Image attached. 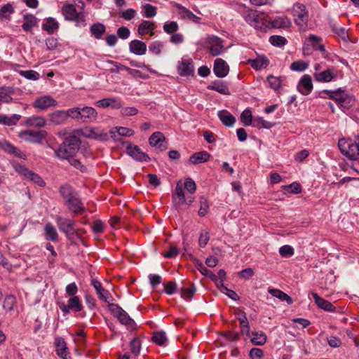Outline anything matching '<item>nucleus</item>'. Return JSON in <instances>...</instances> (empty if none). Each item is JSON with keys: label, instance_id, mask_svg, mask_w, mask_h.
Masks as SVG:
<instances>
[{"label": "nucleus", "instance_id": "nucleus-64", "mask_svg": "<svg viewBox=\"0 0 359 359\" xmlns=\"http://www.w3.org/2000/svg\"><path fill=\"white\" fill-rule=\"evenodd\" d=\"M184 188L190 194H194L196 190V184L191 178H187L184 182Z\"/></svg>", "mask_w": 359, "mask_h": 359}, {"label": "nucleus", "instance_id": "nucleus-60", "mask_svg": "<svg viewBox=\"0 0 359 359\" xmlns=\"http://www.w3.org/2000/svg\"><path fill=\"white\" fill-rule=\"evenodd\" d=\"M269 42L276 46H282L287 43V40L285 37L281 36L273 35L269 38Z\"/></svg>", "mask_w": 359, "mask_h": 359}, {"label": "nucleus", "instance_id": "nucleus-20", "mask_svg": "<svg viewBox=\"0 0 359 359\" xmlns=\"http://www.w3.org/2000/svg\"><path fill=\"white\" fill-rule=\"evenodd\" d=\"M66 205L68 207L69 210L72 211L75 214H82L86 208L81 201V200L76 196V194L69 198L65 201Z\"/></svg>", "mask_w": 359, "mask_h": 359}, {"label": "nucleus", "instance_id": "nucleus-52", "mask_svg": "<svg viewBox=\"0 0 359 359\" xmlns=\"http://www.w3.org/2000/svg\"><path fill=\"white\" fill-rule=\"evenodd\" d=\"M0 147L2 148L5 151L13 154L15 156H19L20 151L10 144L6 140L0 141Z\"/></svg>", "mask_w": 359, "mask_h": 359}, {"label": "nucleus", "instance_id": "nucleus-59", "mask_svg": "<svg viewBox=\"0 0 359 359\" xmlns=\"http://www.w3.org/2000/svg\"><path fill=\"white\" fill-rule=\"evenodd\" d=\"M130 351L135 355H137L141 349V342L138 338H134L131 340L130 344Z\"/></svg>", "mask_w": 359, "mask_h": 359}, {"label": "nucleus", "instance_id": "nucleus-31", "mask_svg": "<svg viewBox=\"0 0 359 359\" xmlns=\"http://www.w3.org/2000/svg\"><path fill=\"white\" fill-rule=\"evenodd\" d=\"M248 63H250L255 69L259 70L266 68L269 64V60L265 55H258L255 59L248 60Z\"/></svg>", "mask_w": 359, "mask_h": 359}, {"label": "nucleus", "instance_id": "nucleus-1", "mask_svg": "<svg viewBox=\"0 0 359 359\" xmlns=\"http://www.w3.org/2000/svg\"><path fill=\"white\" fill-rule=\"evenodd\" d=\"M338 147L341 152L351 160H359V142L342 138L339 140Z\"/></svg>", "mask_w": 359, "mask_h": 359}, {"label": "nucleus", "instance_id": "nucleus-34", "mask_svg": "<svg viewBox=\"0 0 359 359\" xmlns=\"http://www.w3.org/2000/svg\"><path fill=\"white\" fill-rule=\"evenodd\" d=\"M46 123V119L41 116H32L25 121V124L29 127L43 128Z\"/></svg>", "mask_w": 359, "mask_h": 359}, {"label": "nucleus", "instance_id": "nucleus-32", "mask_svg": "<svg viewBox=\"0 0 359 359\" xmlns=\"http://www.w3.org/2000/svg\"><path fill=\"white\" fill-rule=\"evenodd\" d=\"M210 154L206 151L193 154L189 158V163L194 165L205 163L210 158Z\"/></svg>", "mask_w": 359, "mask_h": 359}, {"label": "nucleus", "instance_id": "nucleus-44", "mask_svg": "<svg viewBox=\"0 0 359 359\" xmlns=\"http://www.w3.org/2000/svg\"><path fill=\"white\" fill-rule=\"evenodd\" d=\"M22 27L24 31L29 32L37 24L36 18L33 15H25Z\"/></svg>", "mask_w": 359, "mask_h": 359}, {"label": "nucleus", "instance_id": "nucleus-63", "mask_svg": "<svg viewBox=\"0 0 359 359\" xmlns=\"http://www.w3.org/2000/svg\"><path fill=\"white\" fill-rule=\"evenodd\" d=\"M331 27L332 30L342 39L346 40L348 38L346 29L344 27L337 26L336 24H332Z\"/></svg>", "mask_w": 359, "mask_h": 359}, {"label": "nucleus", "instance_id": "nucleus-49", "mask_svg": "<svg viewBox=\"0 0 359 359\" xmlns=\"http://www.w3.org/2000/svg\"><path fill=\"white\" fill-rule=\"evenodd\" d=\"M290 25L291 21L287 17H278L272 21V26L275 28H285Z\"/></svg>", "mask_w": 359, "mask_h": 359}, {"label": "nucleus", "instance_id": "nucleus-57", "mask_svg": "<svg viewBox=\"0 0 359 359\" xmlns=\"http://www.w3.org/2000/svg\"><path fill=\"white\" fill-rule=\"evenodd\" d=\"M67 119L70 117L73 119L80 121L81 107H72L66 110Z\"/></svg>", "mask_w": 359, "mask_h": 359}, {"label": "nucleus", "instance_id": "nucleus-54", "mask_svg": "<svg viewBox=\"0 0 359 359\" xmlns=\"http://www.w3.org/2000/svg\"><path fill=\"white\" fill-rule=\"evenodd\" d=\"M142 11H143V15L145 18H151L154 17L157 12H156V8L151 4H146L142 6Z\"/></svg>", "mask_w": 359, "mask_h": 359}, {"label": "nucleus", "instance_id": "nucleus-53", "mask_svg": "<svg viewBox=\"0 0 359 359\" xmlns=\"http://www.w3.org/2000/svg\"><path fill=\"white\" fill-rule=\"evenodd\" d=\"M60 194L65 200V202L75 195L72 188L67 185H62L60 189Z\"/></svg>", "mask_w": 359, "mask_h": 359}, {"label": "nucleus", "instance_id": "nucleus-27", "mask_svg": "<svg viewBox=\"0 0 359 359\" xmlns=\"http://www.w3.org/2000/svg\"><path fill=\"white\" fill-rule=\"evenodd\" d=\"M130 51L137 55H142L147 51V45L140 40H133L129 43Z\"/></svg>", "mask_w": 359, "mask_h": 359}, {"label": "nucleus", "instance_id": "nucleus-45", "mask_svg": "<svg viewBox=\"0 0 359 359\" xmlns=\"http://www.w3.org/2000/svg\"><path fill=\"white\" fill-rule=\"evenodd\" d=\"M14 13V8L10 3L4 5L0 8V19L11 20V15Z\"/></svg>", "mask_w": 359, "mask_h": 359}, {"label": "nucleus", "instance_id": "nucleus-4", "mask_svg": "<svg viewBox=\"0 0 359 359\" xmlns=\"http://www.w3.org/2000/svg\"><path fill=\"white\" fill-rule=\"evenodd\" d=\"M205 42L208 46L210 54L212 56H217L224 50L223 40L217 36L212 35L208 36Z\"/></svg>", "mask_w": 359, "mask_h": 359}, {"label": "nucleus", "instance_id": "nucleus-40", "mask_svg": "<svg viewBox=\"0 0 359 359\" xmlns=\"http://www.w3.org/2000/svg\"><path fill=\"white\" fill-rule=\"evenodd\" d=\"M58 28L59 23L53 18H48L42 25V29L49 34H53Z\"/></svg>", "mask_w": 359, "mask_h": 359}, {"label": "nucleus", "instance_id": "nucleus-15", "mask_svg": "<svg viewBox=\"0 0 359 359\" xmlns=\"http://www.w3.org/2000/svg\"><path fill=\"white\" fill-rule=\"evenodd\" d=\"M178 74L182 76H189L194 74V64L190 58L183 57L180 62L178 67Z\"/></svg>", "mask_w": 359, "mask_h": 359}, {"label": "nucleus", "instance_id": "nucleus-17", "mask_svg": "<svg viewBox=\"0 0 359 359\" xmlns=\"http://www.w3.org/2000/svg\"><path fill=\"white\" fill-rule=\"evenodd\" d=\"M18 172L26 177L27 179L32 181L40 187H44L46 183L43 179L36 173H34L32 170L24 166H20L18 169Z\"/></svg>", "mask_w": 359, "mask_h": 359}, {"label": "nucleus", "instance_id": "nucleus-11", "mask_svg": "<svg viewBox=\"0 0 359 359\" xmlns=\"http://www.w3.org/2000/svg\"><path fill=\"white\" fill-rule=\"evenodd\" d=\"M61 12L67 20L79 21L83 18L82 14L77 12L76 6L74 4H65L62 7Z\"/></svg>", "mask_w": 359, "mask_h": 359}, {"label": "nucleus", "instance_id": "nucleus-19", "mask_svg": "<svg viewBox=\"0 0 359 359\" xmlns=\"http://www.w3.org/2000/svg\"><path fill=\"white\" fill-rule=\"evenodd\" d=\"M313 83L310 75L304 74L299 80L297 89L302 95H307L313 90Z\"/></svg>", "mask_w": 359, "mask_h": 359}, {"label": "nucleus", "instance_id": "nucleus-18", "mask_svg": "<svg viewBox=\"0 0 359 359\" xmlns=\"http://www.w3.org/2000/svg\"><path fill=\"white\" fill-rule=\"evenodd\" d=\"M149 143L151 147H157L161 151L167 149V142L163 133L155 132L149 138Z\"/></svg>", "mask_w": 359, "mask_h": 359}, {"label": "nucleus", "instance_id": "nucleus-56", "mask_svg": "<svg viewBox=\"0 0 359 359\" xmlns=\"http://www.w3.org/2000/svg\"><path fill=\"white\" fill-rule=\"evenodd\" d=\"M21 116L18 114H13L11 116L4 115L2 124L8 126H14L18 122Z\"/></svg>", "mask_w": 359, "mask_h": 359}, {"label": "nucleus", "instance_id": "nucleus-25", "mask_svg": "<svg viewBox=\"0 0 359 359\" xmlns=\"http://www.w3.org/2000/svg\"><path fill=\"white\" fill-rule=\"evenodd\" d=\"M96 104L99 107L106 108L111 107L113 109H120L122 107V103L120 99L108 97L98 100Z\"/></svg>", "mask_w": 359, "mask_h": 359}, {"label": "nucleus", "instance_id": "nucleus-30", "mask_svg": "<svg viewBox=\"0 0 359 359\" xmlns=\"http://www.w3.org/2000/svg\"><path fill=\"white\" fill-rule=\"evenodd\" d=\"M156 26L154 22L148 20H143L138 26L137 32L141 36H144L149 33L151 36H154V30Z\"/></svg>", "mask_w": 359, "mask_h": 359}, {"label": "nucleus", "instance_id": "nucleus-2", "mask_svg": "<svg viewBox=\"0 0 359 359\" xmlns=\"http://www.w3.org/2000/svg\"><path fill=\"white\" fill-rule=\"evenodd\" d=\"M292 15L295 24L302 29H304L309 21V12L306 6L301 3H296L292 8Z\"/></svg>", "mask_w": 359, "mask_h": 359}, {"label": "nucleus", "instance_id": "nucleus-16", "mask_svg": "<svg viewBox=\"0 0 359 359\" xmlns=\"http://www.w3.org/2000/svg\"><path fill=\"white\" fill-rule=\"evenodd\" d=\"M97 117L96 109L92 107H81L80 121L82 123H92L95 121Z\"/></svg>", "mask_w": 359, "mask_h": 359}, {"label": "nucleus", "instance_id": "nucleus-39", "mask_svg": "<svg viewBox=\"0 0 359 359\" xmlns=\"http://www.w3.org/2000/svg\"><path fill=\"white\" fill-rule=\"evenodd\" d=\"M267 337L263 332H252L250 336V341L253 345L262 346L266 342Z\"/></svg>", "mask_w": 359, "mask_h": 359}, {"label": "nucleus", "instance_id": "nucleus-38", "mask_svg": "<svg viewBox=\"0 0 359 359\" xmlns=\"http://www.w3.org/2000/svg\"><path fill=\"white\" fill-rule=\"evenodd\" d=\"M45 238L52 242H57L58 241V233L53 226V225L48 222L44 227Z\"/></svg>", "mask_w": 359, "mask_h": 359}, {"label": "nucleus", "instance_id": "nucleus-13", "mask_svg": "<svg viewBox=\"0 0 359 359\" xmlns=\"http://www.w3.org/2000/svg\"><path fill=\"white\" fill-rule=\"evenodd\" d=\"M81 135L85 137L105 140H107V135L102 130L98 128L93 127H86L81 130Z\"/></svg>", "mask_w": 359, "mask_h": 359}, {"label": "nucleus", "instance_id": "nucleus-36", "mask_svg": "<svg viewBox=\"0 0 359 359\" xmlns=\"http://www.w3.org/2000/svg\"><path fill=\"white\" fill-rule=\"evenodd\" d=\"M55 155L60 160H69V158L74 156V154L63 144L55 150Z\"/></svg>", "mask_w": 359, "mask_h": 359}, {"label": "nucleus", "instance_id": "nucleus-21", "mask_svg": "<svg viewBox=\"0 0 359 359\" xmlns=\"http://www.w3.org/2000/svg\"><path fill=\"white\" fill-rule=\"evenodd\" d=\"M213 72L217 77L224 78L228 74L229 67L223 59L217 58L214 62Z\"/></svg>", "mask_w": 359, "mask_h": 359}, {"label": "nucleus", "instance_id": "nucleus-5", "mask_svg": "<svg viewBox=\"0 0 359 359\" xmlns=\"http://www.w3.org/2000/svg\"><path fill=\"white\" fill-rule=\"evenodd\" d=\"M47 136L46 130H23L20 133V138L35 144H41Z\"/></svg>", "mask_w": 359, "mask_h": 359}, {"label": "nucleus", "instance_id": "nucleus-28", "mask_svg": "<svg viewBox=\"0 0 359 359\" xmlns=\"http://www.w3.org/2000/svg\"><path fill=\"white\" fill-rule=\"evenodd\" d=\"M311 294L315 300L316 304L319 308L330 312L334 311L335 310V306L329 301L320 297L316 292H312Z\"/></svg>", "mask_w": 359, "mask_h": 359}, {"label": "nucleus", "instance_id": "nucleus-61", "mask_svg": "<svg viewBox=\"0 0 359 359\" xmlns=\"http://www.w3.org/2000/svg\"><path fill=\"white\" fill-rule=\"evenodd\" d=\"M137 14V11L133 8H128L121 12V17L126 20L133 19Z\"/></svg>", "mask_w": 359, "mask_h": 359}, {"label": "nucleus", "instance_id": "nucleus-51", "mask_svg": "<svg viewBox=\"0 0 359 359\" xmlns=\"http://www.w3.org/2000/svg\"><path fill=\"white\" fill-rule=\"evenodd\" d=\"M152 341L158 346H163L167 341L165 332L163 331L154 332L152 336Z\"/></svg>", "mask_w": 359, "mask_h": 359}, {"label": "nucleus", "instance_id": "nucleus-29", "mask_svg": "<svg viewBox=\"0 0 359 359\" xmlns=\"http://www.w3.org/2000/svg\"><path fill=\"white\" fill-rule=\"evenodd\" d=\"M62 144H65V146L69 148V151L75 155L79 149L81 141L76 136L71 135L66 137Z\"/></svg>", "mask_w": 359, "mask_h": 359}, {"label": "nucleus", "instance_id": "nucleus-35", "mask_svg": "<svg viewBox=\"0 0 359 359\" xmlns=\"http://www.w3.org/2000/svg\"><path fill=\"white\" fill-rule=\"evenodd\" d=\"M336 76L334 69H328L320 73H316L314 78L318 82H329Z\"/></svg>", "mask_w": 359, "mask_h": 359}, {"label": "nucleus", "instance_id": "nucleus-6", "mask_svg": "<svg viewBox=\"0 0 359 359\" xmlns=\"http://www.w3.org/2000/svg\"><path fill=\"white\" fill-rule=\"evenodd\" d=\"M58 105V102L50 95H42L36 97L32 106L39 110H46L50 107H55Z\"/></svg>", "mask_w": 359, "mask_h": 359}, {"label": "nucleus", "instance_id": "nucleus-14", "mask_svg": "<svg viewBox=\"0 0 359 359\" xmlns=\"http://www.w3.org/2000/svg\"><path fill=\"white\" fill-rule=\"evenodd\" d=\"M128 154L138 161H149V156L144 153L137 146L130 144L126 148Z\"/></svg>", "mask_w": 359, "mask_h": 359}, {"label": "nucleus", "instance_id": "nucleus-22", "mask_svg": "<svg viewBox=\"0 0 359 359\" xmlns=\"http://www.w3.org/2000/svg\"><path fill=\"white\" fill-rule=\"evenodd\" d=\"M50 122L56 126L64 125L67 122L66 110H55L48 114Z\"/></svg>", "mask_w": 359, "mask_h": 359}, {"label": "nucleus", "instance_id": "nucleus-7", "mask_svg": "<svg viewBox=\"0 0 359 359\" xmlns=\"http://www.w3.org/2000/svg\"><path fill=\"white\" fill-rule=\"evenodd\" d=\"M59 307L65 314H67L71 311L74 312L81 311L83 309V305L80 301L79 297L77 296H74L69 299L67 304L61 303L59 304Z\"/></svg>", "mask_w": 359, "mask_h": 359}, {"label": "nucleus", "instance_id": "nucleus-41", "mask_svg": "<svg viewBox=\"0 0 359 359\" xmlns=\"http://www.w3.org/2000/svg\"><path fill=\"white\" fill-rule=\"evenodd\" d=\"M269 293H270L273 297L280 299L281 301H285L287 304H292L293 303L292 299L288 294L278 289H269Z\"/></svg>", "mask_w": 359, "mask_h": 359}, {"label": "nucleus", "instance_id": "nucleus-26", "mask_svg": "<svg viewBox=\"0 0 359 359\" xmlns=\"http://www.w3.org/2000/svg\"><path fill=\"white\" fill-rule=\"evenodd\" d=\"M177 11L181 18L184 20H191L196 23H198L201 20L200 17L196 15L190 10L181 5L178 4L177 6Z\"/></svg>", "mask_w": 359, "mask_h": 359}, {"label": "nucleus", "instance_id": "nucleus-23", "mask_svg": "<svg viewBox=\"0 0 359 359\" xmlns=\"http://www.w3.org/2000/svg\"><path fill=\"white\" fill-rule=\"evenodd\" d=\"M234 315H235V323L237 326V323H238V325L241 330V332L242 335L245 337V334H247V317L245 313L239 309H236L234 310Z\"/></svg>", "mask_w": 359, "mask_h": 359}, {"label": "nucleus", "instance_id": "nucleus-42", "mask_svg": "<svg viewBox=\"0 0 359 359\" xmlns=\"http://www.w3.org/2000/svg\"><path fill=\"white\" fill-rule=\"evenodd\" d=\"M210 90H213L224 95L229 93L227 86L222 81H215L208 86Z\"/></svg>", "mask_w": 359, "mask_h": 359}, {"label": "nucleus", "instance_id": "nucleus-58", "mask_svg": "<svg viewBox=\"0 0 359 359\" xmlns=\"http://www.w3.org/2000/svg\"><path fill=\"white\" fill-rule=\"evenodd\" d=\"M20 74L27 79L36 81L39 79V74L34 70L20 71Z\"/></svg>", "mask_w": 359, "mask_h": 359}, {"label": "nucleus", "instance_id": "nucleus-62", "mask_svg": "<svg viewBox=\"0 0 359 359\" xmlns=\"http://www.w3.org/2000/svg\"><path fill=\"white\" fill-rule=\"evenodd\" d=\"M178 29V25L176 22H166L163 25V30L168 34L175 33Z\"/></svg>", "mask_w": 359, "mask_h": 359}, {"label": "nucleus", "instance_id": "nucleus-24", "mask_svg": "<svg viewBox=\"0 0 359 359\" xmlns=\"http://www.w3.org/2000/svg\"><path fill=\"white\" fill-rule=\"evenodd\" d=\"M55 351L58 356L62 359H71L70 353L67 351L66 342L62 338L55 339Z\"/></svg>", "mask_w": 359, "mask_h": 359}, {"label": "nucleus", "instance_id": "nucleus-43", "mask_svg": "<svg viewBox=\"0 0 359 359\" xmlns=\"http://www.w3.org/2000/svg\"><path fill=\"white\" fill-rule=\"evenodd\" d=\"M90 33L95 39H100L106 31L105 26L102 23H95L90 27Z\"/></svg>", "mask_w": 359, "mask_h": 359}, {"label": "nucleus", "instance_id": "nucleus-48", "mask_svg": "<svg viewBox=\"0 0 359 359\" xmlns=\"http://www.w3.org/2000/svg\"><path fill=\"white\" fill-rule=\"evenodd\" d=\"M175 196L179 198V203H176L175 206L177 208H179L180 205H183L186 202L184 193L183 191L182 186L179 183H177L176 185L175 194L172 196L173 198H175Z\"/></svg>", "mask_w": 359, "mask_h": 359}, {"label": "nucleus", "instance_id": "nucleus-55", "mask_svg": "<svg viewBox=\"0 0 359 359\" xmlns=\"http://www.w3.org/2000/svg\"><path fill=\"white\" fill-rule=\"evenodd\" d=\"M308 67L309 63L302 60H297L290 65V69L296 72H303L306 70Z\"/></svg>", "mask_w": 359, "mask_h": 359}, {"label": "nucleus", "instance_id": "nucleus-46", "mask_svg": "<svg viewBox=\"0 0 359 359\" xmlns=\"http://www.w3.org/2000/svg\"><path fill=\"white\" fill-rule=\"evenodd\" d=\"M180 292L182 298L190 299L194 296L196 292V288L193 284L188 283L181 287Z\"/></svg>", "mask_w": 359, "mask_h": 359}, {"label": "nucleus", "instance_id": "nucleus-33", "mask_svg": "<svg viewBox=\"0 0 359 359\" xmlns=\"http://www.w3.org/2000/svg\"><path fill=\"white\" fill-rule=\"evenodd\" d=\"M218 117L222 123L227 127L233 126L236 122L235 117L227 110L219 111Z\"/></svg>", "mask_w": 359, "mask_h": 359}, {"label": "nucleus", "instance_id": "nucleus-8", "mask_svg": "<svg viewBox=\"0 0 359 359\" xmlns=\"http://www.w3.org/2000/svg\"><path fill=\"white\" fill-rule=\"evenodd\" d=\"M321 40L320 37L311 34L307 39H306L304 43L303 49L304 54H309V52L313 49L324 51V46L320 44Z\"/></svg>", "mask_w": 359, "mask_h": 359}, {"label": "nucleus", "instance_id": "nucleus-3", "mask_svg": "<svg viewBox=\"0 0 359 359\" xmlns=\"http://www.w3.org/2000/svg\"><path fill=\"white\" fill-rule=\"evenodd\" d=\"M108 309L109 311L117 318L120 323L127 326L128 328H134L135 321L120 306L113 303L109 304Z\"/></svg>", "mask_w": 359, "mask_h": 359}, {"label": "nucleus", "instance_id": "nucleus-47", "mask_svg": "<svg viewBox=\"0 0 359 359\" xmlns=\"http://www.w3.org/2000/svg\"><path fill=\"white\" fill-rule=\"evenodd\" d=\"M16 304V299L12 294L6 295L4 299L3 308L6 312H11L13 311L14 306Z\"/></svg>", "mask_w": 359, "mask_h": 359}, {"label": "nucleus", "instance_id": "nucleus-50", "mask_svg": "<svg viewBox=\"0 0 359 359\" xmlns=\"http://www.w3.org/2000/svg\"><path fill=\"white\" fill-rule=\"evenodd\" d=\"M267 81L269 82L270 88H271L274 90H279L282 86L283 79L280 76H274L273 75H269L267 76Z\"/></svg>", "mask_w": 359, "mask_h": 359}, {"label": "nucleus", "instance_id": "nucleus-12", "mask_svg": "<svg viewBox=\"0 0 359 359\" xmlns=\"http://www.w3.org/2000/svg\"><path fill=\"white\" fill-rule=\"evenodd\" d=\"M248 24L256 29H264L266 27L264 15L257 13V11L248 10Z\"/></svg>", "mask_w": 359, "mask_h": 359}, {"label": "nucleus", "instance_id": "nucleus-10", "mask_svg": "<svg viewBox=\"0 0 359 359\" xmlns=\"http://www.w3.org/2000/svg\"><path fill=\"white\" fill-rule=\"evenodd\" d=\"M56 223L60 231L65 233L67 236L72 235L74 233L75 223L74 220L58 216L56 218Z\"/></svg>", "mask_w": 359, "mask_h": 359}, {"label": "nucleus", "instance_id": "nucleus-9", "mask_svg": "<svg viewBox=\"0 0 359 359\" xmlns=\"http://www.w3.org/2000/svg\"><path fill=\"white\" fill-rule=\"evenodd\" d=\"M91 285L95 288L96 293L101 301L107 303L108 305L109 304H112L111 302L114 300L112 296L108 290H105L102 286V283L99 280L93 278L91 280Z\"/></svg>", "mask_w": 359, "mask_h": 359}, {"label": "nucleus", "instance_id": "nucleus-37", "mask_svg": "<svg viewBox=\"0 0 359 359\" xmlns=\"http://www.w3.org/2000/svg\"><path fill=\"white\" fill-rule=\"evenodd\" d=\"M14 93V88L9 86L0 88V102L11 103L13 101L12 95Z\"/></svg>", "mask_w": 359, "mask_h": 359}]
</instances>
